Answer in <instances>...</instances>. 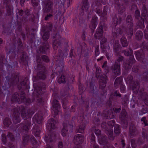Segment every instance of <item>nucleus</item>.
<instances>
[{
  "label": "nucleus",
  "mask_w": 148,
  "mask_h": 148,
  "mask_svg": "<svg viewBox=\"0 0 148 148\" xmlns=\"http://www.w3.org/2000/svg\"><path fill=\"white\" fill-rule=\"evenodd\" d=\"M21 116L25 120H27L25 122V124L24 125L23 123L20 124V127L23 131H25L26 132H27L29 130L30 127L31 125V118L34 112L31 109H29L27 110V112L25 111V109L24 107H21Z\"/></svg>",
  "instance_id": "nucleus-1"
},
{
  "label": "nucleus",
  "mask_w": 148,
  "mask_h": 148,
  "mask_svg": "<svg viewBox=\"0 0 148 148\" xmlns=\"http://www.w3.org/2000/svg\"><path fill=\"white\" fill-rule=\"evenodd\" d=\"M37 72V78L42 80L45 79L47 77V72L45 66L42 64H38L34 67Z\"/></svg>",
  "instance_id": "nucleus-2"
},
{
  "label": "nucleus",
  "mask_w": 148,
  "mask_h": 148,
  "mask_svg": "<svg viewBox=\"0 0 148 148\" xmlns=\"http://www.w3.org/2000/svg\"><path fill=\"white\" fill-rule=\"evenodd\" d=\"M11 100L13 102H16L18 103H20L22 102L28 104L31 103V101L29 99H27L25 97L24 94H22L20 96L17 92H15L13 95Z\"/></svg>",
  "instance_id": "nucleus-3"
},
{
  "label": "nucleus",
  "mask_w": 148,
  "mask_h": 148,
  "mask_svg": "<svg viewBox=\"0 0 148 148\" xmlns=\"http://www.w3.org/2000/svg\"><path fill=\"white\" fill-rule=\"evenodd\" d=\"M42 11L44 13H48L52 10L53 3L50 0H44L42 1Z\"/></svg>",
  "instance_id": "nucleus-4"
},
{
  "label": "nucleus",
  "mask_w": 148,
  "mask_h": 148,
  "mask_svg": "<svg viewBox=\"0 0 148 148\" xmlns=\"http://www.w3.org/2000/svg\"><path fill=\"white\" fill-rule=\"evenodd\" d=\"M52 27L51 24H49L46 27L44 26H42V30L44 33L42 36L43 40L46 41L49 38V32L51 30Z\"/></svg>",
  "instance_id": "nucleus-5"
},
{
  "label": "nucleus",
  "mask_w": 148,
  "mask_h": 148,
  "mask_svg": "<svg viewBox=\"0 0 148 148\" xmlns=\"http://www.w3.org/2000/svg\"><path fill=\"white\" fill-rule=\"evenodd\" d=\"M6 78L8 84L10 86L16 85L19 81L18 76L15 74H13L10 78L6 77Z\"/></svg>",
  "instance_id": "nucleus-6"
},
{
  "label": "nucleus",
  "mask_w": 148,
  "mask_h": 148,
  "mask_svg": "<svg viewBox=\"0 0 148 148\" xmlns=\"http://www.w3.org/2000/svg\"><path fill=\"white\" fill-rule=\"evenodd\" d=\"M135 54L136 59L141 63L144 64L146 62L144 53L142 49L136 51Z\"/></svg>",
  "instance_id": "nucleus-7"
},
{
  "label": "nucleus",
  "mask_w": 148,
  "mask_h": 148,
  "mask_svg": "<svg viewBox=\"0 0 148 148\" xmlns=\"http://www.w3.org/2000/svg\"><path fill=\"white\" fill-rule=\"evenodd\" d=\"M53 37L54 39L53 44V48L54 50H56L60 47L62 39L59 35L57 34L55 36H53Z\"/></svg>",
  "instance_id": "nucleus-8"
},
{
  "label": "nucleus",
  "mask_w": 148,
  "mask_h": 148,
  "mask_svg": "<svg viewBox=\"0 0 148 148\" xmlns=\"http://www.w3.org/2000/svg\"><path fill=\"white\" fill-rule=\"evenodd\" d=\"M127 25L128 28L127 30L126 34L128 35V37L130 38L133 34L132 28L133 21L132 19H127Z\"/></svg>",
  "instance_id": "nucleus-9"
},
{
  "label": "nucleus",
  "mask_w": 148,
  "mask_h": 148,
  "mask_svg": "<svg viewBox=\"0 0 148 148\" xmlns=\"http://www.w3.org/2000/svg\"><path fill=\"white\" fill-rule=\"evenodd\" d=\"M84 140V138L82 135L80 134H77L75 135L74 138V142L76 145L75 148H81L80 145H78L80 144L83 142Z\"/></svg>",
  "instance_id": "nucleus-10"
},
{
  "label": "nucleus",
  "mask_w": 148,
  "mask_h": 148,
  "mask_svg": "<svg viewBox=\"0 0 148 148\" xmlns=\"http://www.w3.org/2000/svg\"><path fill=\"white\" fill-rule=\"evenodd\" d=\"M115 96L119 97H121V95L119 93V92L118 91L115 90L114 92H112L111 94L109 99L107 102V103L109 106H110L112 105V101L115 100Z\"/></svg>",
  "instance_id": "nucleus-11"
},
{
  "label": "nucleus",
  "mask_w": 148,
  "mask_h": 148,
  "mask_svg": "<svg viewBox=\"0 0 148 148\" xmlns=\"http://www.w3.org/2000/svg\"><path fill=\"white\" fill-rule=\"evenodd\" d=\"M130 59L127 60L123 63V67L125 70L130 69L132 66L133 63H134L135 60L134 58L131 56Z\"/></svg>",
  "instance_id": "nucleus-12"
},
{
  "label": "nucleus",
  "mask_w": 148,
  "mask_h": 148,
  "mask_svg": "<svg viewBox=\"0 0 148 148\" xmlns=\"http://www.w3.org/2000/svg\"><path fill=\"white\" fill-rule=\"evenodd\" d=\"M13 121L15 124H16L20 122L21 120L19 117V113L16 108L13 110Z\"/></svg>",
  "instance_id": "nucleus-13"
},
{
  "label": "nucleus",
  "mask_w": 148,
  "mask_h": 148,
  "mask_svg": "<svg viewBox=\"0 0 148 148\" xmlns=\"http://www.w3.org/2000/svg\"><path fill=\"white\" fill-rule=\"evenodd\" d=\"M103 25L102 24H100L97 29L96 33L94 35L95 38L100 40L103 36Z\"/></svg>",
  "instance_id": "nucleus-14"
},
{
  "label": "nucleus",
  "mask_w": 148,
  "mask_h": 148,
  "mask_svg": "<svg viewBox=\"0 0 148 148\" xmlns=\"http://www.w3.org/2000/svg\"><path fill=\"white\" fill-rule=\"evenodd\" d=\"M121 64L116 63L114 62L113 66H112V69H113V73L116 75H119L121 74Z\"/></svg>",
  "instance_id": "nucleus-15"
},
{
  "label": "nucleus",
  "mask_w": 148,
  "mask_h": 148,
  "mask_svg": "<svg viewBox=\"0 0 148 148\" xmlns=\"http://www.w3.org/2000/svg\"><path fill=\"white\" fill-rule=\"evenodd\" d=\"M49 46L48 43L46 42L43 43L40 46L39 51L40 53L46 54L49 49Z\"/></svg>",
  "instance_id": "nucleus-16"
},
{
  "label": "nucleus",
  "mask_w": 148,
  "mask_h": 148,
  "mask_svg": "<svg viewBox=\"0 0 148 148\" xmlns=\"http://www.w3.org/2000/svg\"><path fill=\"white\" fill-rule=\"evenodd\" d=\"M52 107L55 114H57L58 110L60 109V107L59 101L56 99L53 100L52 103Z\"/></svg>",
  "instance_id": "nucleus-17"
},
{
  "label": "nucleus",
  "mask_w": 148,
  "mask_h": 148,
  "mask_svg": "<svg viewBox=\"0 0 148 148\" xmlns=\"http://www.w3.org/2000/svg\"><path fill=\"white\" fill-rule=\"evenodd\" d=\"M41 132V128L37 125L36 124L32 130L33 134L36 137H40V134Z\"/></svg>",
  "instance_id": "nucleus-18"
},
{
  "label": "nucleus",
  "mask_w": 148,
  "mask_h": 148,
  "mask_svg": "<svg viewBox=\"0 0 148 148\" xmlns=\"http://www.w3.org/2000/svg\"><path fill=\"white\" fill-rule=\"evenodd\" d=\"M42 119V116L41 114L40 113H36L33 118L34 123L36 122L38 124L41 123Z\"/></svg>",
  "instance_id": "nucleus-19"
},
{
  "label": "nucleus",
  "mask_w": 148,
  "mask_h": 148,
  "mask_svg": "<svg viewBox=\"0 0 148 148\" xmlns=\"http://www.w3.org/2000/svg\"><path fill=\"white\" fill-rule=\"evenodd\" d=\"M56 123V122L54 121L53 118H51L48 121L47 123V127L51 130L56 127L55 124Z\"/></svg>",
  "instance_id": "nucleus-20"
},
{
  "label": "nucleus",
  "mask_w": 148,
  "mask_h": 148,
  "mask_svg": "<svg viewBox=\"0 0 148 148\" xmlns=\"http://www.w3.org/2000/svg\"><path fill=\"white\" fill-rule=\"evenodd\" d=\"M129 130L130 135L133 137L137 134V131L135 125L133 124L129 125Z\"/></svg>",
  "instance_id": "nucleus-21"
},
{
  "label": "nucleus",
  "mask_w": 148,
  "mask_h": 148,
  "mask_svg": "<svg viewBox=\"0 0 148 148\" xmlns=\"http://www.w3.org/2000/svg\"><path fill=\"white\" fill-rule=\"evenodd\" d=\"M58 55L55 56V60L56 61H60L63 60L64 58V55L66 56L67 55V53H63L62 50H60L59 51Z\"/></svg>",
  "instance_id": "nucleus-22"
},
{
  "label": "nucleus",
  "mask_w": 148,
  "mask_h": 148,
  "mask_svg": "<svg viewBox=\"0 0 148 148\" xmlns=\"http://www.w3.org/2000/svg\"><path fill=\"white\" fill-rule=\"evenodd\" d=\"M107 77L106 76L103 77L99 80V87L101 89H103L106 86Z\"/></svg>",
  "instance_id": "nucleus-23"
},
{
  "label": "nucleus",
  "mask_w": 148,
  "mask_h": 148,
  "mask_svg": "<svg viewBox=\"0 0 148 148\" xmlns=\"http://www.w3.org/2000/svg\"><path fill=\"white\" fill-rule=\"evenodd\" d=\"M115 6L117 7L118 12L121 14H123L125 10L124 6L119 3V1H116L115 3Z\"/></svg>",
  "instance_id": "nucleus-24"
},
{
  "label": "nucleus",
  "mask_w": 148,
  "mask_h": 148,
  "mask_svg": "<svg viewBox=\"0 0 148 148\" xmlns=\"http://www.w3.org/2000/svg\"><path fill=\"white\" fill-rule=\"evenodd\" d=\"M98 23L97 19H91L90 23V24L89 27L91 29L92 32H93L94 29H95Z\"/></svg>",
  "instance_id": "nucleus-25"
},
{
  "label": "nucleus",
  "mask_w": 148,
  "mask_h": 148,
  "mask_svg": "<svg viewBox=\"0 0 148 148\" xmlns=\"http://www.w3.org/2000/svg\"><path fill=\"white\" fill-rule=\"evenodd\" d=\"M89 7V3L88 0H82L81 10L87 11Z\"/></svg>",
  "instance_id": "nucleus-26"
},
{
  "label": "nucleus",
  "mask_w": 148,
  "mask_h": 148,
  "mask_svg": "<svg viewBox=\"0 0 148 148\" xmlns=\"http://www.w3.org/2000/svg\"><path fill=\"white\" fill-rule=\"evenodd\" d=\"M119 45V41L118 40H115L113 45V51L117 55H118L119 53L120 50Z\"/></svg>",
  "instance_id": "nucleus-27"
},
{
  "label": "nucleus",
  "mask_w": 148,
  "mask_h": 148,
  "mask_svg": "<svg viewBox=\"0 0 148 148\" xmlns=\"http://www.w3.org/2000/svg\"><path fill=\"white\" fill-rule=\"evenodd\" d=\"M63 128L61 131V133L62 135L63 136H66L68 131V128L69 127H72L73 126L71 125H67L65 123H63Z\"/></svg>",
  "instance_id": "nucleus-28"
},
{
  "label": "nucleus",
  "mask_w": 148,
  "mask_h": 148,
  "mask_svg": "<svg viewBox=\"0 0 148 148\" xmlns=\"http://www.w3.org/2000/svg\"><path fill=\"white\" fill-rule=\"evenodd\" d=\"M100 42L101 48L102 49L103 52L106 51V47L105 46V44L107 42V39L105 37L102 38Z\"/></svg>",
  "instance_id": "nucleus-29"
},
{
  "label": "nucleus",
  "mask_w": 148,
  "mask_h": 148,
  "mask_svg": "<svg viewBox=\"0 0 148 148\" xmlns=\"http://www.w3.org/2000/svg\"><path fill=\"white\" fill-rule=\"evenodd\" d=\"M90 89L89 90L90 92L93 94L94 97H96L97 95V91L96 89V87L95 88L94 85L92 83H90Z\"/></svg>",
  "instance_id": "nucleus-30"
},
{
  "label": "nucleus",
  "mask_w": 148,
  "mask_h": 148,
  "mask_svg": "<svg viewBox=\"0 0 148 148\" xmlns=\"http://www.w3.org/2000/svg\"><path fill=\"white\" fill-rule=\"evenodd\" d=\"M139 82L137 81H136L133 84L132 87V90L133 92L135 93H137L139 88Z\"/></svg>",
  "instance_id": "nucleus-31"
},
{
  "label": "nucleus",
  "mask_w": 148,
  "mask_h": 148,
  "mask_svg": "<svg viewBox=\"0 0 148 148\" xmlns=\"http://www.w3.org/2000/svg\"><path fill=\"white\" fill-rule=\"evenodd\" d=\"M55 138V135L54 134H49L48 136H45V140L47 143H49L53 141Z\"/></svg>",
  "instance_id": "nucleus-32"
},
{
  "label": "nucleus",
  "mask_w": 148,
  "mask_h": 148,
  "mask_svg": "<svg viewBox=\"0 0 148 148\" xmlns=\"http://www.w3.org/2000/svg\"><path fill=\"white\" fill-rule=\"evenodd\" d=\"M141 15L144 18H146L148 16V12L147 8L144 5L142 8Z\"/></svg>",
  "instance_id": "nucleus-33"
},
{
  "label": "nucleus",
  "mask_w": 148,
  "mask_h": 148,
  "mask_svg": "<svg viewBox=\"0 0 148 148\" xmlns=\"http://www.w3.org/2000/svg\"><path fill=\"white\" fill-rule=\"evenodd\" d=\"M127 114L125 110H123L120 115L119 118L121 121L127 120Z\"/></svg>",
  "instance_id": "nucleus-34"
},
{
  "label": "nucleus",
  "mask_w": 148,
  "mask_h": 148,
  "mask_svg": "<svg viewBox=\"0 0 148 148\" xmlns=\"http://www.w3.org/2000/svg\"><path fill=\"white\" fill-rule=\"evenodd\" d=\"M140 96L144 100L145 104L148 106V95L146 93L143 92L140 95Z\"/></svg>",
  "instance_id": "nucleus-35"
},
{
  "label": "nucleus",
  "mask_w": 148,
  "mask_h": 148,
  "mask_svg": "<svg viewBox=\"0 0 148 148\" xmlns=\"http://www.w3.org/2000/svg\"><path fill=\"white\" fill-rule=\"evenodd\" d=\"M143 36V33L141 31H138L136 33L135 38L136 40L140 41L142 40Z\"/></svg>",
  "instance_id": "nucleus-36"
},
{
  "label": "nucleus",
  "mask_w": 148,
  "mask_h": 148,
  "mask_svg": "<svg viewBox=\"0 0 148 148\" xmlns=\"http://www.w3.org/2000/svg\"><path fill=\"white\" fill-rule=\"evenodd\" d=\"M122 78L121 77H117L114 82V85L116 87H118L122 84Z\"/></svg>",
  "instance_id": "nucleus-37"
},
{
  "label": "nucleus",
  "mask_w": 148,
  "mask_h": 148,
  "mask_svg": "<svg viewBox=\"0 0 148 148\" xmlns=\"http://www.w3.org/2000/svg\"><path fill=\"white\" fill-rule=\"evenodd\" d=\"M130 52H129L128 50H123L122 51V53H123L126 56H130V59L131 56H132L133 58H134L133 55V51L132 49H129Z\"/></svg>",
  "instance_id": "nucleus-38"
},
{
  "label": "nucleus",
  "mask_w": 148,
  "mask_h": 148,
  "mask_svg": "<svg viewBox=\"0 0 148 148\" xmlns=\"http://www.w3.org/2000/svg\"><path fill=\"white\" fill-rule=\"evenodd\" d=\"M6 15L10 16L12 14V7L9 5H7L6 7Z\"/></svg>",
  "instance_id": "nucleus-39"
},
{
  "label": "nucleus",
  "mask_w": 148,
  "mask_h": 148,
  "mask_svg": "<svg viewBox=\"0 0 148 148\" xmlns=\"http://www.w3.org/2000/svg\"><path fill=\"white\" fill-rule=\"evenodd\" d=\"M121 43L123 47H126L127 46L128 43L127 41L126 38L124 37H122L121 39Z\"/></svg>",
  "instance_id": "nucleus-40"
},
{
  "label": "nucleus",
  "mask_w": 148,
  "mask_h": 148,
  "mask_svg": "<svg viewBox=\"0 0 148 148\" xmlns=\"http://www.w3.org/2000/svg\"><path fill=\"white\" fill-rule=\"evenodd\" d=\"M121 130L119 125L117 124L114 125V132L116 135H119L120 133Z\"/></svg>",
  "instance_id": "nucleus-41"
},
{
  "label": "nucleus",
  "mask_w": 148,
  "mask_h": 148,
  "mask_svg": "<svg viewBox=\"0 0 148 148\" xmlns=\"http://www.w3.org/2000/svg\"><path fill=\"white\" fill-rule=\"evenodd\" d=\"M133 77L131 75H129L127 77L125 78V80L127 84H132L133 82Z\"/></svg>",
  "instance_id": "nucleus-42"
},
{
  "label": "nucleus",
  "mask_w": 148,
  "mask_h": 148,
  "mask_svg": "<svg viewBox=\"0 0 148 148\" xmlns=\"http://www.w3.org/2000/svg\"><path fill=\"white\" fill-rule=\"evenodd\" d=\"M3 123L5 125L8 127L11 124L12 122L10 118L6 117L4 119Z\"/></svg>",
  "instance_id": "nucleus-43"
},
{
  "label": "nucleus",
  "mask_w": 148,
  "mask_h": 148,
  "mask_svg": "<svg viewBox=\"0 0 148 148\" xmlns=\"http://www.w3.org/2000/svg\"><path fill=\"white\" fill-rule=\"evenodd\" d=\"M85 127V126L84 125H81L77 129L76 132L77 133H83L84 132Z\"/></svg>",
  "instance_id": "nucleus-44"
},
{
  "label": "nucleus",
  "mask_w": 148,
  "mask_h": 148,
  "mask_svg": "<svg viewBox=\"0 0 148 148\" xmlns=\"http://www.w3.org/2000/svg\"><path fill=\"white\" fill-rule=\"evenodd\" d=\"M114 33V35L115 36L117 37L121 33V31L120 28H117L115 30L112 32Z\"/></svg>",
  "instance_id": "nucleus-45"
},
{
  "label": "nucleus",
  "mask_w": 148,
  "mask_h": 148,
  "mask_svg": "<svg viewBox=\"0 0 148 148\" xmlns=\"http://www.w3.org/2000/svg\"><path fill=\"white\" fill-rule=\"evenodd\" d=\"M29 136L27 134H25L24 136L23 139V143L24 145L27 144L29 140Z\"/></svg>",
  "instance_id": "nucleus-46"
},
{
  "label": "nucleus",
  "mask_w": 148,
  "mask_h": 148,
  "mask_svg": "<svg viewBox=\"0 0 148 148\" xmlns=\"http://www.w3.org/2000/svg\"><path fill=\"white\" fill-rule=\"evenodd\" d=\"M124 60V57L121 55L118 56L117 58L115 60V62L116 63L121 64L120 62Z\"/></svg>",
  "instance_id": "nucleus-47"
},
{
  "label": "nucleus",
  "mask_w": 148,
  "mask_h": 148,
  "mask_svg": "<svg viewBox=\"0 0 148 148\" xmlns=\"http://www.w3.org/2000/svg\"><path fill=\"white\" fill-rule=\"evenodd\" d=\"M8 138H9L11 141L12 142L14 141L15 140V138L13 134L11 132H9L7 135Z\"/></svg>",
  "instance_id": "nucleus-48"
},
{
  "label": "nucleus",
  "mask_w": 148,
  "mask_h": 148,
  "mask_svg": "<svg viewBox=\"0 0 148 148\" xmlns=\"http://www.w3.org/2000/svg\"><path fill=\"white\" fill-rule=\"evenodd\" d=\"M20 62V63H21L22 64L24 65H25L27 64V61L24 58L23 55H22L21 56Z\"/></svg>",
  "instance_id": "nucleus-49"
},
{
  "label": "nucleus",
  "mask_w": 148,
  "mask_h": 148,
  "mask_svg": "<svg viewBox=\"0 0 148 148\" xmlns=\"http://www.w3.org/2000/svg\"><path fill=\"white\" fill-rule=\"evenodd\" d=\"M78 121L79 123H84L85 119L84 116L82 114L78 116L77 118Z\"/></svg>",
  "instance_id": "nucleus-50"
},
{
  "label": "nucleus",
  "mask_w": 148,
  "mask_h": 148,
  "mask_svg": "<svg viewBox=\"0 0 148 148\" xmlns=\"http://www.w3.org/2000/svg\"><path fill=\"white\" fill-rule=\"evenodd\" d=\"M58 81L60 84L65 83L66 82L64 76L63 75H62L61 77L59 78Z\"/></svg>",
  "instance_id": "nucleus-51"
},
{
  "label": "nucleus",
  "mask_w": 148,
  "mask_h": 148,
  "mask_svg": "<svg viewBox=\"0 0 148 148\" xmlns=\"http://www.w3.org/2000/svg\"><path fill=\"white\" fill-rule=\"evenodd\" d=\"M128 98L127 97L125 96L122 99V104L124 105V106L125 107L126 106L128 102Z\"/></svg>",
  "instance_id": "nucleus-52"
},
{
  "label": "nucleus",
  "mask_w": 148,
  "mask_h": 148,
  "mask_svg": "<svg viewBox=\"0 0 148 148\" xmlns=\"http://www.w3.org/2000/svg\"><path fill=\"white\" fill-rule=\"evenodd\" d=\"M140 45L142 48L144 49H147L148 48V43L146 42L144 40L143 41Z\"/></svg>",
  "instance_id": "nucleus-53"
},
{
  "label": "nucleus",
  "mask_w": 148,
  "mask_h": 148,
  "mask_svg": "<svg viewBox=\"0 0 148 148\" xmlns=\"http://www.w3.org/2000/svg\"><path fill=\"white\" fill-rule=\"evenodd\" d=\"M121 19H114L112 22V24L114 27H115L117 24H120L121 21Z\"/></svg>",
  "instance_id": "nucleus-54"
},
{
  "label": "nucleus",
  "mask_w": 148,
  "mask_h": 148,
  "mask_svg": "<svg viewBox=\"0 0 148 148\" xmlns=\"http://www.w3.org/2000/svg\"><path fill=\"white\" fill-rule=\"evenodd\" d=\"M105 116L106 119H113L114 117V116L112 112L108 113L107 114L105 115Z\"/></svg>",
  "instance_id": "nucleus-55"
},
{
  "label": "nucleus",
  "mask_w": 148,
  "mask_h": 148,
  "mask_svg": "<svg viewBox=\"0 0 148 148\" xmlns=\"http://www.w3.org/2000/svg\"><path fill=\"white\" fill-rule=\"evenodd\" d=\"M121 123L123 128L126 129L127 128L128 126V122L127 120L121 121Z\"/></svg>",
  "instance_id": "nucleus-56"
},
{
  "label": "nucleus",
  "mask_w": 148,
  "mask_h": 148,
  "mask_svg": "<svg viewBox=\"0 0 148 148\" xmlns=\"http://www.w3.org/2000/svg\"><path fill=\"white\" fill-rule=\"evenodd\" d=\"M115 123V121L114 120H113L112 121H109L108 122L107 124L108 126L110 128H111L113 127Z\"/></svg>",
  "instance_id": "nucleus-57"
},
{
  "label": "nucleus",
  "mask_w": 148,
  "mask_h": 148,
  "mask_svg": "<svg viewBox=\"0 0 148 148\" xmlns=\"http://www.w3.org/2000/svg\"><path fill=\"white\" fill-rule=\"evenodd\" d=\"M141 121L142 122V124H144L145 125V126H148V123L147 122V121L146 120L145 117H144L141 119Z\"/></svg>",
  "instance_id": "nucleus-58"
},
{
  "label": "nucleus",
  "mask_w": 148,
  "mask_h": 148,
  "mask_svg": "<svg viewBox=\"0 0 148 148\" xmlns=\"http://www.w3.org/2000/svg\"><path fill=\"white\" fill-rule=\"evenodd\" d=\"M135 0H132L131 9L132 10H135L137 8L136 5L134 3V2Z\"/></svg>",
  "instance_id": "nucleus-59"
},
{
  "label": "nucleus",
  "mask_w": 148,
  "mask_h": 148,
  "mask_svg": "<svg viewBox=\"0 0 148 148\" xmlns=\"http://www.w3.org/2000/svg\"><path fill=\"white\" fill-rule=\"evenodd\" d=\"M91 144H94L95 143V136L92 133L91 135Z\"/></svg>",
  "instance_id": "nucleus-60"
},
{
  "label": "nucleus",
  "mask_w": 148,
  "mask_h": 148,
  "mask_svg": "<svg viewBox=\"0 0 148 148\" xmlns=\"http://www.w3.org/2000/svg\"><path fill=\"white\" fill-rule=\"evenodd\" d=\"M35 84H34V86L35 88V89L37 91V93L38 94H39L40 92H41V91H42L41 88L38 86H37V87L35 86Z\"/></svg>",
  "instance_id": "nucleus-61"
},
{
  "label": "nucleus",
  "mask_w": 148,
  "mask_h": 148,
  "mask_svg": "<svg viewBox=\"0 0 148 148\" xmlns=\"http://www.w3.org/2000/svg\"><path fill=\"white\" fill-rule=\"evenodd\" d=\"M1 140L4 144H5L7 143V139L5 135L4 134H2L1 135Z\"/></svg>",
  "instance_id": "nucleus-62"
},
{
  "label": "nucleus",
  "mask_w": 148,
  "mask_h": 148,
  "mask_svg": "<svg viewBox=\"0 0 148 148\" xmlns=\"http://www.w3.org/2000/svg\"><path fill=\"white\" fill-rule=\"evenodd\" d=\"M131 143L132 148H136V144L135 143V140L134 139H132L131 140Z\"/></svg>",
  "instance_id": "nucleus-63"
},
{
  "label": "nucleus",
  "mask_w": 148,
  "mask_h": 148,
  "mask_svg": "<svg viewBox=\"0 0 148 148\" xmlns=\"http://www.w3.org/2000/svg\"><path fill=\"white\" fill-rule=\"evenodd\" d=\"M144 37L145 40H148V29L145 30Z\"/></svg>",
  "instance_id": "nucleus-64"
}]
</instances>
